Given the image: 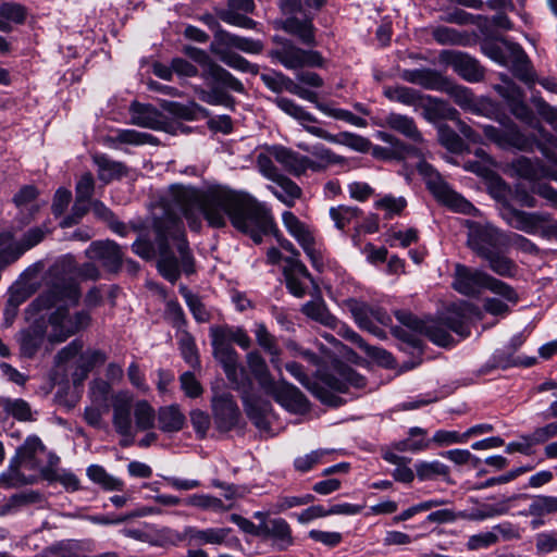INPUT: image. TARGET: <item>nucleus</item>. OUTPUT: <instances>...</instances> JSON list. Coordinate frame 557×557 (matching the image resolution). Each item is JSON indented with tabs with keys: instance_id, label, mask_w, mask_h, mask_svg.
I'll return each instance as SVG.
<instances>
[{
	"instance_id": "f257e3e1",
	"label": "nucleus",
	"mask_w": 557,
	"mask_h": 557,
	"mask_svg": "<svg viewBox=\"0 0 557 557\" xmlns=\"http://www.w3.org/2000/svg\"><path fill=\"white\" fill-rule=\"evenodd\" d=\"M162 214L153 219L154 243L161 275L175 283L181 273L195 272V260L189 248L182 221L184 216L191 231L201 228V216L209 226L221 228L227 220L237 231L247 234L256 243L263 235L273 233L280 246L299 258V251L286 238L281 237L270 210L246 193L214 185L205 189L174 184L161 200Z\"/></svg>"
},
{
	"instance_id": "f03ea898",
	"label": "nucleus",
	"mask_w": 557,
	"mask_h": 557,
	"mask_svg": "<svg viewBox=\"0 0 557 557\" xmlns=\"http://www.w3.org/2000/svg\"><path fill=\"white\" fill-rule=\"evenodd\" d=\"M79 298L81 290L77 282L72 277H59L29 305L30 310L36 313L58 306L48 318V325L50 326L48 341L50 343H63L90 325L91 317L88 311L81 310L71 314L69 308L61 305L75 306Z\"/></svg>"
},
{
	"instance_id": "7ed1b4c3",
	"label": "nucleus",
	"mask_w": 557,
	"mask_h": 557,
	"mask_svg": "<svg viewBox=\"0 0 557 557\" xmlns=\"http://www.w3.org/2000/svg\"><path fill=\"white\" fill-rule=\"evenodd\" d=\"M478 313V308L468 301L454 304L440 320L425 322L422 333L434 344L447 347L454 342L448 331H453L461 337L469 336L470 320Z\"/></svg>"
},
{
	"instance_id": "20e7f679",
	"label": "nucleus",
	"mask_w": 557,
	"mask_h": 557,
	"mask_svg": "<svg viewBox=\"0 0 557 557\" xmlns=\"http://www.w3.org/2000/svg\"><path fill=\"white\" fill-rule=\"evenodd\" d=\"M273 102L286 114L299 121L304 128L315 137L332 144L347 146L358 152H368L371 148L370 140L360 135L350 132H342L337 135H333L324 128L310 125V123H315L317 119L288 98L276 97Z\"/></svg>"
},
{
	"instance_id": "39448f33",
	"label": "nucleus",
	"mask_w": 557,
	"mask_h": 557,
	"mask_svg": "<svg viewBox=\"0 0 557 557\" xmlns=\"http://www.w3.org/2000/svg\"><path fill=\"white\" fill-rule=\"evenodd\" d=\"M453 287L458 293L472 296L486 288L492 293L502 296L508 302L516 305L519 301L517 292L507 283L483 272L473 270L465 264L455 265Z\"/></svg>"
},
{
	"instance_id": "423d86ee",
	"label": "nucleus",
	"mask_w": 557,
	"mask_h": 557,
	"mask_svg": "<svg viewBox=\"0 0 557 557\" xmlns=\"http://www.w3.org/2000/svg\"><path fill=\"white\" fill-rule=\"evenodd\" d=\"M484 53L494 62L509 67L512 75L528 86L536 83V73L523 48L507 39L484 46Z\"/></svg>"
},
{
	"instance_id": "0eeeda50",
	"label": "nucleus",
	"mask_w": 557,
	"mask_h": 557,
	"mask_svg": "<svg viewBox=\"0 0 557 557\" xmlns=\"http://www.w3.org/2000/svg\"><path fill=\"white\" fill-rule=\"evenodd\" d=\"M326 0H281L280 9L284 15H290L285 20L275 22V27L285 30L287 34L295 36L298 40L309 47L317 46L315 27L312 17L305 16L299 20L294 16L298 12H302L305 7L319 10Z\"/></svg>"
},
{
	"instance_id": "6e6552de",
	"label": "nucleus",
	"mask_w": 557,
	"mask_h": 557,
	"mask_svg": "<svg viewBox=\"0 0 557 557\" xmlns=\"http://www.w3.org/2000/svg\"><path fill=\"white\" fill-rule=\"evenodd\" d=\"M272 41L275 47L269 51V57L287 70L322 67L324 65V58L317 50L302 49L290 39L281 36H274Z\"/></svg>"
},
{
	"instance_id": "1a4fd4ad",
	"label": "nucleus",
	"mask_w": 557,
	"mask_h": 557,
	"mask_svg": "<svg viewBox=\"0 0 557 557\" xmlns=\"http://www.w3.org/2000/svg\"><path fill=\"white\" fill-rule=\"evenodd\" d=\"M417 169L419 173L425 177L428 189L438 202L463 214H472L476 211L475 207L470 201L454 191L449 185L442 180L438 172L431 164L425 161H420Z\"/></svg>"
},
{
	"instance_id": "9d476101",
	"label": "nucleus",
	"mask_w": 557,
	"mask_h": 557,
	"mask_svg": "<svg viewBox=\"0 0 557 557\" xmlns=\"http://www.w3.org/2000/svg\"><path fill=\"white\" fill-rule=\"evenodd\" d=\"M466 226L467 244L481 258H485L495 250H502L508 245L507 236L490 223L466 221Z\"/></svg>"
},
{
	"instance_id": "9b49d317",
	"label": "nucleus",
	"mask_w": 557,
	"mask_h": 557,
	"mask_svg": "<svg viewBox=\"0 0 557 557\" xmlns=\"http://www.w3.org/2000/svg\"><path fill=\"white\" fill-rule=\"evenodd\" d=\"M498 121L503 125L502 128L493 125L482 126L483 134L486 139L504 150L516 149L527 152H531L533 150L531 139L521 132L519 126L512 120L504 116Z\"/></svg>"
},
{
	"instance_id": "f8f14e48",
	"label": "nucleus",
	"mask_w": 557,
	"mask_h": 557,
	"mask_svg": "<svg viewBox=\"0 0 557 557\" xmlns=\"http://www.w3.org/2000/svg\"><path fill=\"white\" fill-rule=\"evenodd\" d=\"M45 450L46 447L38 436H28L16 449L15 456L10 460L8 471L2 474V478L8 476L11 484L21 482V466L27 465L29 469H37L39 467L38 456Z\"/></svg>"
},
{
	"instance_id": "ddd939ff",
	"label": "nucleus",
	"mask_w": 557,
	"mask_h": 557,
	"mask_svg": "<svg viewBox=\"0 0 557 557\" xmlns=\"http://www.w3.org/2000/svg\"><path fill=\"white\" fill-rule=\"evenodd\" d=\"M214 358L221 363L227 380L231 382L232 387L236 391L242 392V398L246 406L248 416H251L249 409V396L248 393L251 388V381L246 370L239 363V356L230 355L227 351L221 350V352L213 351Z\"/></svg>"
},
{
	"instance_id": "4468645a",
	"label": "nucleus",
	"mask_w": 557,
	"mask_h": 557,
	"mask_svg": "<svg viewBox=\"0 0 557 557\" xmlns=\"http://www.w3.org/2000/svg\"><path fill=\"white\" fill-rule=\"evenodd\" d=\"M440 61L453 67V70L469 83H479L484 79L485 70L480 62L466 52L443 50Z\"/></svg>"
},
{
	"instance_id": "2eb2a0df",
	"label": "nucleus",
	"mask_w": 557,
	"mask_h": 557,
	"mask_svg": "<svg viewBox=\"0 0 557 557\" xmlns=\"http://www.w3.org/2000/svg\"><path fill=\"white\" fill-rule=\"evenodd\" d=\"M264 393L293 413H305L310 408L309 400L300 389L285 380L274 381L273 386Z\"/></svg>"
},
{
	"instance_id": "dca6fc26",
	"label": "nucleus",
	"mask_w": 557,
	"mask_h": 557,
	"mask_svg": "<svg viewBox=\"0 0 557 557\" xmlns=\"http://www.w3.org/2000/svg\"><path fill=\"white\" fill-rule=\"evenodd\" d=\"M502 216L511 227L527 234H535L543 224L552 220L549 213L527 212L510 205L504 206Z\"/></svg>"
},
{
	"instance_id": "f3484780",
	"label": "nucleus",
	"mask_w": 557,
	"mask_h": 557,
	"mask_svg": "<svg viewBox=\"0 0 557 557\" xmlns=\"http://www.w3.org/2000/svg\"><path fill=\"white\" fill-rule=\"evenodd\" d=\"M510 168L517 176L527 181L548 178L557 182V159H554V165L547 166L540 159L520 156L510 163Z\"/></svg>"
},
{
	"instance_id": "a211bd4d",
	"label": "nucleus",
	"mask_w": 557,
	"mask_h": 557,
	"mask_svg": "<svg viewBox=\"0 0 557 557\" xmlns=\"http://www.w3.org/2000/svg\"><path fill=\"white\" fill-rule=\"evenodd\" d=\"M283 275L286 287L292 295L301 298L306 295V282L313 283V278L304 262L297 257H285L283 259Z\"/></svg>"
},
{
	"instance_id": "6ab92c4d",
	"label": "nucleus",
	"mask_w": 557,
	"mask_h": 557,
	"mask_svg": "<svg viewBox=\"0 0 557 557\" xmlns=\"http://www.w3.org/2000/svg\"><path fill=\"white\" fill-rule=\"evenodd\" d=\"M86 256L99 261L109 272L116 273L122 267L123 251L113 240L92 242L86 250Z\"/></svg>"
},
{
	"instance_id": "aec40b11",
	"label": "nucleus",
	"mask_w": 557,
	"mask_h": 557,
	"mask_svg": "<svg viewBox=\"0 0 557 557\" xmlns=\"http://www.w3.org/2000/svg\"><path fill=\"white\" fill-rule=\"evenodd\" d=\"M236 343L240 348L248 349L251 346V339L245 330L237 327H212L211 329V344L213 351L232 352L234 356H238L232 344Z\"/></svg>"
},
{
	"instance_id": "412c9836",
	"label": "nucleus",
	"mask_w": 557,
	"mask_h": 557,
	"mask_svg": "<svg viewBox=\"0 0 557 557\" xmlns=\"http://www.w3.org/2000/svg\"><path fill=\"white\" fill-rule=\"evenodd\" d=\"M133 396L125 391H120L112 397L113 426L120 435L134 437L131 418Z\"/></svg>"
},
{
	"instance_id": "4be33fe9",
	"label": "nucleus",
	"mask_w": 557,
	"mask_h": 557,
	"mask_svg": "<svg viewBox=\"0 0 557 557\" xmlns=\"http://www.w3.org/2000/svg\"><path fill=\"white\" fill-rule=\"evenodd\" d=\"M214 422L219 430L230 431L239 418V409L230 393L215 395L212 399Z\"/></svg>"
},
{
	"instance_id": "5701e85b",
	"label": "nucleus",
	"mask_w": 557,
	"mask_h": 557,
	"mask_svg": "<svg viewBox=\"0 0 557 557\" xmlns=\"http://www.w3.org/2000/svg\"><path fill=\"white\" fill-rule=\"evenodd\" d=\"M347 308L360 329L368 326L371 321H376L384 326L392 324L391 315L380 307H374L357 299H349Z\"/></svg>"
},
{
	"instance_id": "b1692460",
	"label": "nucleus",
	"mask_w": 557,
	"mask_h": 557,
	"mask_svg": "<svg viewBox=\"0 0 557 557\" xmlns=\"http://www.w3.org/2000/svg\"><path fill=\"white\" fill-rule=\"evenodd\" d=\"M268 151L285 171L295 176H300L309 170V168H314L313 164L310 163V159L308 157L286 147L271 146L268 148Z\"/></svg>"
},
{
	"instance_id": "393cba45",
	"label": "nucleus",
	"mask_w": 557,
	"mask_h": 557,
	"mask_svg": "<svg viewBox=\"0 0 557 557\" xmlns=\"http://www.w3.org/2000/svg\"><path fill=\"white\" fill-rule=\"evenodd\" d=\"M261 536L270 539L278 550H285L294 544L292 528L283 518H274L261 523Z\"/></svg>"
},
{
	"instance_id": "a878e982",
	"label": "nucleus",
	"mask_w": 557,
	"mask_h": 557,
	"mask_svg": "<svg viewBox=\"0 0 557 557\" xmlns=\"http://www.w3.org/2000/svg\"><path fill=\"white\" fill-rule=\"evenodd\" d=\"M401 78L408 83L420 85L425 89L437 91L446 88L447 81L440 72L428 67L405 70L401 73Z\"/></svg>"
},
{
	"instance_id": "bb28decb",
	"label": "nucleus",
	"mask_w": 557,
	"mask_h": 557,
	"mask_svg": "<svg viewBox=\"0 0 557 557\" xmlns=\"http://www.w3.org/2000/svg\"><path fill=\"white\" fill-rule=\"evenodd\" d=\"M253 334L257 344L260 348L270 356V362L278 373L282 372V350L277 344L274 335H272L264 323L259 322L255 324Z\"/></svg>"
},
{
	"instance_id": "cd10ccee",
	"label": "nucleus",
	"mask_w": 557,
	"mask_h": 557,
	"mask_svg": "<svg viewBox=\"0 0 557 557\" xmlns=\"http://www.w3.org/2000/svg\"><path fill=\"white\" fill-rule=\"evenodd\" d=\"M92 161L98 168V178L104 184L121 180L128 174V168L125 163L112 160L107 154H95Z\"/></svg>"
},
{
	"instance_id": "c85d7f7f",
	"label": "nucleus",
	"mask_w": 557,
	"mask_h": 557,
	"mask_svg": "<svg viewBox=\"0 0 557 557\" xmlns=\"http://www.w3.org/2000/svg\"><path fill=\"white\" fill-rule=\"evenodd\" d=\"M106 360L107 355L100 349H83L75 361L73 382L76 384L84 381L96 366L103 364Z\"/></svg>"
},
{
	"instance_id": "c756f323",
	"label": "nucleus",
	"mask_w": 557,
	"mask_h": 557,
	"mask_svg": "<svg viewBox=\"0 0 557 557\" xmlns=\"http://www.w3.org/2000/svg\"><path fill=\"white\" fill-rule=\"evenodd\" d=\"M158 428L164 433L180 432L186 418L177 405L160 407L157 413Z\"/></svg>"
},
{
	"instance_id": "7c9ffc66",
	"label": "nucleus",
	"mask_w": 557,
	"mask_h": 557,
	"mask_svg": "<svg viewBox=\"0 0 557 557\" xmlns=\"http://www.w3.org/2000/svg\"><path fill=\"white\" fill-rule=\"evenodd\" d=\"M286 371L294 376L302 386L309 389L314 396H317L321 401L333 405L334 396L331 395L323 387L319 386L317 383H311L309 376L306 374L304 367L298 362H288L285 364Z\"/></svg>"
},
{
	"instance_id": "2f4dec72",
	"label": "nucleus",
	"mask_w": 557,
	"mask_h": 557,
	"mask_svg": "<svg viewBox=\"0 0 557 557\" xmlns=\"http://www.w3.org/2000/svg\"><path fill=\"white\" fill-rule=\"evenodd\" d=\"M385 125L414 143L423 140L414 120L408 115L392 112L385 116Z\"/></svg>"
},
{
	"instance_id": "473e14b6",
	"label": "nucleus",
	"mask_w": 557,
	"mask_h": 557,
	"mask_svg": "<svg viewBox=\"0 0 557 557\" xmlns=\"http://www.w3.org/2000/svg\"><path fill=\"white\" fill-rule=\"evenodd\" d=\"M298 147L307 152H310L313 157L318 159V161H313L310 159V163L315 168H309L312 171H321L326 169L332 164H345L346 158L339 154H336L331 149L324 147L323 145H315L311 148L306 145H298Z\"/></svg>"
},
{
	"instance_id": "72a5a7b5",
	"label": "nucleus",
	"mask_w": 557,
	"mask_h": 557,
	"mask_svg": "<svg viewBox=\"0 0 557 557\" xmlns=\"http://www.w3.org/2000/svg\"><path fill=\"white\" fill-rule=\"evenodd\" d=\"M246 361L251 374L264 392L270 386H273L275 380L270 373L265 359L258 350L249 351L246 356Z\"/></svg>"
},
{
	"instance_id": "f704fd0d",
	"label": "nucleus",
	"mask_w": 557,
	"mask_h": 557,
	"mask_svg": "<svg viewBox=\"0 0 557 557\" xmlns=\"http://www.w3.org/2000/svg\"><path fill=\"white\" fill-rule=\"evenodd\" d=\"M535 362L534 358H525L521 359L519 356H516L505 346L498 348L494 351L490 360L486 362V370L492 369H508L510 367L524 366L530 367Z\"/></svg>"
},
{
	"instance_id": "c9c22d12",
	"label": "nucleus",
	"mask_w": 557,
	"mask_h": 557,
	"mask_svg": "<svg viewBox=\"0 0 557 557\" xmlns=\"http://www.w3.org/2000/svg\"><path fill=\"white\" fill-rule=\"evenodd\" d=\"M275 186H269L270 191L284 205L292 208L302 195L301 188L284 174L274 181Z\"/></svg>"
},
{
	"instance_id": "e433bc0d",
	"label": "nucleus",
	"mask_w": 557,
	"mask_h": 557,
	"mask_svg": "<svg viewBox=\"0 0 557 557\" xmlns=\"http://www.w3.org/2000/svg\"><path fill=\"white\" fill-rule=\"evenodd\" d=\"M428 431L413 426L410 428L408 431V437L398 441L393 444V447L400 453L405 451H411V453H418L422 451L429 448L430 441L426 438Z\"/></svg>"
},
{
	"instance_id": "4c0bfd02",
	"label": "nucleus",
	"mask_w": 557,
	"mask_h": 557,
	"mask_svg": "<svg viewBox=\"0 0 557 557\" xmlns=\"http://www.w3.org/2000/svg\"><path fill=\"white\" fill-rule=\"evenodd\" d=\"M414 469L420 481H434L442 478L448 484L454 483L449 476V467L438 460L419 461L414 465Z\"/></svg>"
},
{
	"instance_id": "58836bf2",
	"label": "nucleus",
	"mask_w": 557,
	"mask_h": 557,
	"mask_svg": "<svg viewBox=\"0 0 557 557\" xmlns=\"http://www.w3.org/2000/svg\"><path fill=\"white\" fill-rule=\"evenodd\" d=\"M131 124L146 127L156 128L159 124V115L157 110L150 104H143L134 101L129 107Z\"/></svg>"
},
{
	"instance_id": "ea45409f",
	"label": "nucleus",
	"mask_w": 557,
	"mask_h": 557,
	"mask_svg": "<svg viewBox=\"0 0 557 557\" xmlns=\"http://www.w3.org/2000/svg\"><path fill=\"white\" fill-rule=\"evenodd\" d=\"M228 531L226 529H205L199 530L194 527H188L185 529L184 535L185 539L189 541V543H194L196 545L200 544H222Z\"/></svg>"
},
{
	"instance_id": "a19ab883",
	"label": "nucleus",
	"mask_w": 557,
	"mask_h": 557,
	"mask_svg": "<svg viewBox=\"0 0 557 557\" xmlns=\"http://www.w3.org/2000/svg\"><path fill=\"white\" fill-rule=\"evenodd\" d=\"M341 376L327 375L325 382L332 389L341 393H346L350 386L356 388L366 386V379L351 368L344 369Z\"/></svg>"
},
{
	"instance_id": "79ce46f5",
	"label": "nucleus",
	"mask_w": 557,
	"mask_h": 557,
	"mask_svg": "<svg viewBox=\"0 0 557 557\" xmlns=\"http://www.w3.org/2000/svg\"><path fill=\"white\" fill-rule=\"evenodd\" d=\"M201 75L205 79H212L214 83L221 84L233 91L239 94L245 91L243 83L218 63L210 64L209 69Z\"/></svg>"
},
{
	"instance_id": "37998d69",
	"label": "nucleus",
	"mask_w": 557,
	"mask_h": 557,
	"mask_svg": "<svg viewBox=\"0 0 557 557\" xmlns=\"http://www.w3.org/2000/svg\"><path fill=\"white\" fill-rule=\"evenodd\" d=\"M495 250L484 259L488 262L490 269L499 276L515 277L518 273V265L513 260Z\"/></svg>"
},
{
	"instance_id": "c03bdc74",
	"label": "nucleus",
	"mask_w": 557,
	"mask_h": 557,
	"mask_svg": "<svg viewBox=\"0 0 557 557\" xmlns=\"http://www.w3.org/2000/svg\"><path fill=\"white\" fill-rule=\"evenodd\" d=\"M45 332L38 329H29L20 333L18 343L21 355L33 358L44 342Z\"/></svg>"
},
{
	"instance_id": "a18cd8bd",
	"label": "nucleus",
	"mask_w": 557,
	"mask_h": 557,
	"mask_svg": "<svg viewBox=\"0 0 557 557\" xmlns=\"http://www.w3.org/2000/svg\"><path fill=\"white\" fill-rule=\"evenodd\" d=\"M88 478L107 491H122L124 482L109 474L103 467L91 465L87 468Z\"/></svg>"
},
{
	"instance_id": "49530a36",
	"label": "nucleus",
	"mask_w": 557,
	"mask_h": 557,
	"mask_svg": "<svg viewBox=\"0 0 557 557\" xmlns=\"http://www.w3.org/2000/svg\"><path fill=\"white\" fill-rule=\"evenodd\" d=\"M283 224L299 245L307 244L313 236L309 228L292 211L282 214Z\"/></svg>"
},
{
	"instance_id": "de8ad7c7",
	"label": "nucleus",
	"mask_w": 557,
	"mask_h": 557,
	"mask_svg": "<svg viewBox=\"0 0 557 557\" xmlns=\"http://www.w3.org/2000/svg\"><path fill=\"white\" fill-rule=\"evenodd\" d=\"M89 396L96 406L103 408L104 411H108L110 407L109 401H112L114 394H112V387L109 382L102 379H96L90 382Z\"/></svg>"
},
{
	"instance_id": "09e8293b",
	"label": "nucleus",
	"mask_w": 557,
	"mask_h": 557,
	"mask_svg": "<svg viewBox=\"0 0 557 557\" xmlns=\"http://www.w3.org/2000/svg\"><path fill=\"white\" fill-rule=\"evenodd\" d=\"M213 52L219 55L224 64L236 71L250 73L252 75L259 73V66L257 64L250 63L247 59L237 53L228 50H214Z\"/></svg>"
},
{
	"instance_id": "8fccbe9b",
	"label": "nucleus",
	"mask_w": 557,
	"mask_h": 557,
	"mask_svg": "<svg viewBox=\"0 0 557 557\" xmlns=\"http://www.w3.org/2000/svg\"><path fill=\"white\" fill-rule=\"evenodd\" d=\"M47 232L48 230L42 226L29 228L23 235L21 242L15 245L11 260H17L25 251L38 245L45 238Z\"/></svg>"
},
{
	"instance_id": "3c124183",
	"label": "nucleus",
	"mask_w": 557,
	"mask_h": 557,
	"mask_svg": "<svg viewBox=\"0 0 557 557\" xmlns=\"http://www.w3.org/2000/svg\"><path fill=\"white\" fill-rule=\"evenodd\" d=\"M384 96L391 101L406 106H414L422 99L419 91L406 86L386 87L384 89Z\"/></svg>"
},
{
	"instance_id": "603ef678",
	"label": "nucleus",
	"mask_w": 557,
	"mask_h": 557,
	"mask_svg": "<svg viewBox=\"0 0 557 557\" xmlns=\"http://www.w3.org/2000/svg\"><path fill=\"white\" fill-rule=\"evenodd\" d=\"M134 417L136 428L139 431L152 429L157 419L154 409L146 400H139L135 404Z\"/></svg>"
},
{
	"instance_id": "864d4df0",
	"label": "nucleus",
	"mask_w": 557,
	"mask_h": 557,
	"mask_svg": "<svg viewBox=\"0 0 557 557\" xmlns=\"http://www.w3.org/2000/svg\"><path fill=\"white\" fill-rule=\"evenodd\" d=\"M361 210L358 207L338 206L330 209V216L338 230H344L358 220Z\"/></svg>"
},
{
	"instance_id": "5fc2aeb1",
	"label": "nucleus",
	"mask_w": 557,
	"mask_h": 557,
	"mask_svg": "<svg viewBox=\"0 0 557 557\" xmlns=\"http://www.w3.org/2000/svg\"><path fill=\"white\" fill-rule=\"evenodd\" d=\"M0 406L4 409L5 412L11 414L13 418L20 421H29L32 420V409L29 404L22 399H10L2 398L0 400Z\"/></svg>"
},
{
	"instance_id": "6e6d98bb",
	"label": "nucleus",
	"mask_w": 557,
	"mask_h": 557,
	"mask_svg": "<svg viewBox=\"0 0 557 557\" xmlns=\"http://www.w3.org/2000/svg\"><path fill=\"white\" fill-rule=\"evenodd\" d=\"M533 128H535L541 137V139L536 140L535 145L536 148L540 150V152L549 161H552V164L554 165V159H557L555 152L553 151V147L557 143V137L553 135L550 132H548L543 125H541L539 122L533 125Z\"/></svg>"
},
{
	"instance_id": "4d7b16f0",
	"label": "nucleus",
	"mask_w": 557,
	"mask_h": 557,
	"mask_svg": "<svg viewBox=\"0 0 557 557\" xmlns=\"http://www.w3.org/2000/svg\"><path fill=\"white\" fill-rule=\"evenodd\" d=\"M442 91L447 92L455 103L466 111L469 109L475 97L470 88L453 84L448 78L446 81V88H443Z\"/></svg>"
},
{
	"instance_id": "13d9d810",
	"label": "nucleus",
	"mask_w": 557,
	"mask_h": 557,
	"mask_svg": "<svg viewBox=\"0 0 557 557\" xmlns=\"http://www.w3.org/2000/svg\"><path fill=\"white\" fill-rule=\"evenodd\" d=\"M377 138L381 139L384 143H388L392 145V148L395 149V156L397 159H406L410 156L420 157V150L413 146L407 145L397 137H395L392 134L385 133V132H379Z\"/></svg>"
},
{
	"instance_id": "bf43d9fd",
	"label": "nucleus",
	"mask_w": 557,
	"mask_h": 557,
	"mask_svg": "<svg viewBox=\"0 0 557 557\" xmlns=\"http://www.w3.org/2000/svg\"><path fill=\"white\" fill-rule=\"evenodd\" d=\"M152 138V135L135 129H120L114 137L109 138V141L139 146L151 143Z\"/></svg>"
},
{
	"instance_id": "052dcab7",
	"label": "nucleus",
	"mask_w": 557,
	"mask_h": 557,
	"mask_svg": "<svg viewBox=\"0 0 557 557\" xmlns=\"http://www.w3.org/2000/svg\"><path fill=\"white\" fill-rule=\"evenodd\" d=\"M440 143L451 152H461L465 144L461 137L448 125L442 124L437 129Z\"/></svg>"
},
{
	"instance_id": "680f3d73",
	"label": "nucleus",
	"mask_w": 557,
	"mask_h": 557,
	"mask_svg": "<svg viewBox=\"0 0 557 557\" xmlns=\"http://www.w3.org/2000/svg\"><path fill=\"white\" fill-rule=\"evenodd\" d=\"M431 107L426 108L425 116L429 120L437 119V117H446L449 120H455L458 115V111L455 108L448 107L443 100L437 98H433L431 96L426 97Z\"/></svg>"
},
{
	"instance_id": "e2e57ef3",
	"label": "nucleus",
	"mask_w": 557,
	"mask_h": 557,
	"mask_svg": "<svg viewBox=\"0 0 557 557\" xmlns=\"http://www.w3.org/2000/svg\"><path fill=\"white\" fill-rule=\"evenodd\" d=\"M432 37L440 45H463L467 36L447 26H437L432 30Z\"/></svg>"
},
{
	"instance_id": "0e129e2a",
	"label": "nucleus",
	"mask_w": 557,
	"mask_h": 557,
	"mask_svg": "<svg viewBox=\"0 0 557 557\" xmlns=\"http://www.w3.org/2000/svg\"><path fill=\"white\" fill-rule=\"evenodd\" d=\"M245 37L232 34L227 30L219 32L215 36V40L211 44V50H228L237 49L242 51Z\"/></svg>"
},
{
	"instance_id": "69168bd1",
	"label": "nucleus",
	"mask_w": 557,
	"mask_h": 557,
	"mask_svg": "<svg viewBox=\"0 0 557 557\" xmlns=\"http://www.w3.org/2000/svg\"><path fill=\"white\" fill-rule=\"evenodd\" d=\"M508 512V506L506 502L499 504H484L480 508L472 510L468 519L473 521H482L485 519L502 516Z\"/></svg>"
},
{
	"instance_id": "338daca9",
	"label": "nucleus",
	"mask_w": 557,
	"mask_h": 557,
	"mask_svg": "<svg viewBox=\"0 0 557 557\" xmlns=\"http://www.w3.org/2000/svg\"><path fill=\"white\" fill-rule=\"evenodd\" d=\"M500 79L502 84L495 85L494 89L508 104L519 98H523L522 89L508 75L502 74Z\"/></svg>"
},
{
	"instance_id": "774afa93",
	"label": "nucleus",
	"mask_w": 557,
	"mask_h": 557,
	"mask_svg": "<svg viewBox=\"0 0 557 557\" xmlns=\"http://www.w3.org/2000/svg\"><path fill=\"white\" fill-rule=\"evenodd\" d=\"M531 102L539 115L557 132V108L550 106L539 95H532Z\"/></svg>"
}]
</instances>
